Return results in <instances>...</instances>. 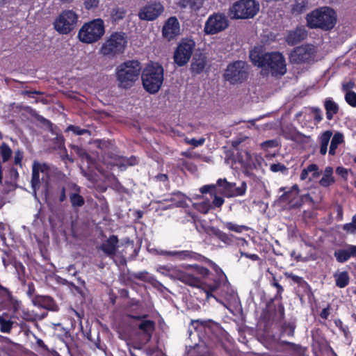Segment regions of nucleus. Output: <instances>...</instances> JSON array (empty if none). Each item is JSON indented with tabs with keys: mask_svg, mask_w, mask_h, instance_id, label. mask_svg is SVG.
<instances>
[{
	"mask_svg": "<svg viewBox=\"0 0 356 356\" xmlns=\"http://www.w3.org/2000/svg\"><path fill=\"white\" fill-rule=\"evenodd\" d=\"M201 262L207 264L215 273V275L211 277L210 283L204 282L194 274L180 270H175L172 276L190 286L202 289L206 293L207 298H216L212 293L219 289L222 283L228 282L227 277L221 268L209 258L204 256Z\"/></svg>",
	"mask_w": 356,
	"mask_h": 356,
	"instance_id": "1",
	"label": "nucleus"
},
{
	"mask_svg": "<svg viewBox=\"0 0 356 356\" xmlns=\"http://www.w3.org/2000/svg\"><path fill=\"white\" fill-rule=\"evenodd\" d=\"M250 58L254 65L269 70L273 76H282L286 72L285 58L280 52L263 53L255 47L250 51Z\"/></svg>",
	"mask_w": 356,
	"mask_h": 356,
	"instance_id": "2",
	"label": "nucleus"
},
{
	"mask_svg": "<svg viewBox=\"0 0 356 356\" xmlns=\"http://www.w3.org/2000/svg\"><path fill=\"white\" fill-rule=\"evenodd\" d=\"M141 64L137 60H128L118 65L115 75L120 88L127 90L132 88L141 73Z\"/></svg>",
	"mask_w": 356,
	"mask_h": 356,
	"instance_id": "3",
	"label": "nucleus"
},
{
	"mask_svg": "<svg viewBox=\"0 0 356 356\" xmlns=\"http://www.w3.org/2000/svg\"><path fill=\"white\" fill-rule=\"evenodd\" d=\"M191 325L197 332L200 341L207 346L211 347L218 341V334L221 332L220 325L211 319L191 320Z\"/></svg>",
	"mask_w": 356,
	"mask_h": 356,
	"instance_id": "4",
	"label": "nucleus"
},
{
	"mask_svg": "<svg viewBox=\"0 0 356 356\" xmlns=\"http://www.w3.org/2000/svg\"><path fill=\"white\" fill-rule=\"evenodd\" d=\"M144 89L150 94H155L161 89L164 81V69L159 63L147 64L141 73Z\"/></svg>",
	"mask_w": 356,
	"mask_h": 356,
	"instance_id": "5",
	"label": "nucleus"
},
{
	"mask_svg": "<svg viewBox=\"0 0 356 356\" xmlns=\"http://www.w3.org/2000/svg\"><path fill=\"white\" fill-rule=\"evenodd\" d=\"M309 29L330 30L334 27V9L329 7L316 8L306 16Z\"/></svg>",
	"mask_w": 356,
	"mask_h": 356,
	"instance_id": "6",
	"label": "nucleus"
},
{
	"mask_svg": "<svg viewBox=\"0 0 356 356\" xmlns=\"http://www.w3.org/2000/svg\"><path fill=\"white\" fill-rule=\"evenodd\" d=\"M127 45V35L122 31L113 32L102 44L100 53L109 58H113L124 52Z\"/></svg>",
	"mask_w": 356,
	"mask_h": 356,
	"instance_id": "7",
	"label": "nucleus"
},
{
	"mask_svg": "<svg viewBox=\"0 0 356 356\" xmlns=\"http://www.w3.org/2000/svg\"><path fill=\"white\" fill-rule=\"evenodd\" d=\"M104 33V22L101 18H97L84 23L79 29L77 37L83 43L92 44L102 39Z\"/></svg>",
	"mask_w": 356,
	"mask_h": 356,
	"instance_id": "8",
	"label": "nucleus"
},
{
	"mask_svg": "<svg viewBox=\"0 0 356 356\" xmlns=\"http://www.w3.org/2000/svg\"><path fill=\"white\" fill-rule=\"evenodd\" d=\"M259 10V4L255 0H239L229 9L228 14L233 19L253 18Z\"/></svg>",
	"mask_w": 356,
	"mask_h": 356,
	"instance_id": "9",
	"label": "nucleus"
},
{
	"mask_svg": "<svg viewBox=\"0 0 356 356\" xmlns=\"http://www.w3.org/2000/svg\"><path fill=\"white\" fill-rule=\"evenodd\" d=\"M249 76V66L245 61L241 60L230 63L225 70L223 77L230 84L242 83Z\"/></svg>",
	"mask_w": 356,
	"mask_h": 356,
	"instance_id": "10",
	"label": "nucleus"
},
{
	"mask_svg": "<svg viewBox=\"0 0 356 356\" xmlns=\"http://www.w3.org/2000/svg\"><path fill=\"white\" fill-rule=\"evenodd\" d=\"M285 318L284 306L279 299L271 298L262 310L261 318L266 326L271 325L274 322H282Z\"/></svg>",
	"mask_w": 356,
	"mask_h": 356,
	"instance_id": "11",
	"label": "nucleus"
},
{
	"mask_svg": "<svg viewBox=\"0 0 356 356\" xmlns=\"http://www.w3.org/2000/svg\"><path fill=\"white\" fill-rule=\"evenodd\" d=\"M195 45V42L193 38H181L174 51V63L178 67L186 65L191 58Z\"/></svg>",
	"mask_w": 356,
	"mask_h": 356,
	"instance_id": "12",
	"label": "nucleus"
},
{
	"mask_svg": "<svg viewBox=\"0 0 356 356\" xmlns=\"http://www.w3.org/2000/svg\"><path fill=\"white\" fill-rule=\"evenodd\" d=\"M248 139L245 136H241L231 141V147L233 149L238 151L237 159L243 168L246 170H252L257 168L255 163L256 156L252 154L249 151L243 149V143Z\"/></svg>",
	"mask_w": 356,
	"mask_h": 356,
	"instance_id": "13",
	"label": "nucleus"
},
{
	"mask_svg": "<svg viewBox=\"0 0 356 356\" xmlns=\"http://www.w3.org/2000/svg\"><path fill=\"white\" fill-rule=\"evenodd\" d=\"M316 50L312 44H302L295 47L289 55L291 64H310L314 61Z\"/></svg>",
	"mask_w": 356,
	"mask_h": 356,
	"instance_id": "14",
	"label": "nucleus"
},
{
	"mask_svg": "<svg viewBox=\"0 0 356 356\" xmlns=\"http://www.w3.org/2000/svg\"><path fill=\"white\" fill-rule=\"evenodd\" d=\"M79 16L72 10H65L56 17L54 26L60 34H68L72 31L77 24Z\"/></svg>",
	"mask_w": 356,
	"mask_h": 356,
	"instance_id": "15",
	"label": "nucleus"
},
{
	"mask_svg": "<svg viewBox=\"0 0 356 356\" xmlns=\"http://www.w3.org/2000/svg\"><path fill=\"white\" fill-rule=\"evenodd\" d=\"M228 26L229 21L224 13H213L206 21L204 32L206 35H214L223 31Z\"/></svg>",
	"mask_w": 356,
	"mask_h": 356,
	"instance_id": "16",
	"label": "nucleus"
},
{
	"mask_svg": "<svg viewBox=\"0 0 356 356\" xmlns=\"http://www.w3.org/2000/svg\"><path fill=\"white\" fill-rule=\"evenodd\" d=\"M163 5L159 1H151L140 8L138 16L140 20L154 21L164 12Z\"/></svg>",
	"mask_w": 356,
	"mask_h": 356,
	"instance_id": "17",
	"label": "nucleus"
},
{
	"mask_svg": "<svg viewBox=\"0 0 356 356\" xmlns=\"http://www.w3.org/2000/svg\"><path fill=\"white\" fill-rule=\"evenodd\" d=\"M22 303L13 295L9 289L0 284V310L6 309L17 313Z\"/></svg>",
	"mask_w": 356,
	"mask_h": 356,
	"instance_id": "18",
	"label": "nucleus"
},
{
	"mask_svg": "<svg viewBox=\"0 0 356 356\" xmlns=\"http://www.w3.org/2000/svg\"><path fill=\"white\" fill-rule=\"evenodd\" d=\"M180 33V24L177 18L175 16L169 17L164 23L162 28V36L168 41H171Z\"/></svg>",
	"mask_w": 356,
	"mask_h": 356,
	"instance_id": "19",
	"label": "nucleus"
},
{
	"mask_svg": "<svg viewBox=\"0 0 356 356\" xmlns=\"http://www.w3.org/2000/svg\"><path fill=\"white\" fill-rule=\"evenodd\" d=\"M67 189L69 190V198L71 205L73 208H80L85 204V200L82 195H80L81 187L74 183H69L67 184Z\"/></svg>",
	"mask_w": 356,
	"mask_h": 356,
	"instance_id": "20",
	"label": "nucleus"
},
{
	"mask_svg": "<svg viewBox=\"0 0 356 356\" xmlns=\"http://www.w3.org/2000/svg\"><path fill=\"white\" fill-rule=\"evenodd\" d=\"M35 307L43 308L51 312H58L59 307L53 298L49 296H37L34 297L32 302Z\"/></svg>",
	"mask_w": 356,
	"mask_h": 356,
	"instance_id": "21",
	"label": "nucleus"
},
{
	"mask_svg": "<svg viewBox=\"0 0 356 356\" xmlns=\"http://www.w3.org/2000/svg\"><path fill=\"white\" fill-rule=\"evenodd\" d=\"M163 255L175 257L179 260H195L201 261L204 256L191 250L163 251Z\"/></svg>",
	"mask_w": 356,
	"mask_h": 356,
	"instance_id": "22",
	"label": "nucleus"
},
{
	"mask_svg": "<svg viewBox=\"0 0 356 356\" xmlns=\"http://www.w3.org/2000/svg\"><path fill=\"white\" fill-rule=\"evenodd\" d=\"M22 109L34 118L38 126L46 131L53 132V124L50 120L40 115L35 109L29 106H25Z\"/></svg>",
	"mask_w": 356,
	"mask_h": 356,
	"instance_id": "23",
	"label": "nucleus"
},
{
	"mask_svg": "<svg viewBox=\"0 0 356 356\" xmlns=\"http://www.w3.org/2000/svg\"><path fill=\"white\" fill-rule=\"evenodd\" d=\"M119 240L116 235H111L107 240L104 242L101 246L100 250L109 257H113L118 248Z\"/></svg>",
	"mask_w": 356,
	"mask_h": 356,
	"instance_id": "24",
	"label": "nucleus"
},
{
	"mask_svg": "<svg viewBox=\"0 0 356 356\" xmlns=\"http://www.w3.org/2000/svg\"><path fill=\"white\" fill-rule=\"evenodd\" d=\"M335 257L337 261L344 263L350 257L356 258V245H346L344 248L335 251Z\"/></svg>",
	"mask_w": 356,
	"mask_h": 356,
	"instance_id": "25",
	"label": "nucleus"
},
{
	"mask_svg": "<svg viewBox=\"0 0 356 356\" xmlns=\"http://www.w3.org/2000/svg\"><path fill=\"white\" fill-rule=\"evenodd\" d=\"M307 35L306 30L300 26H298L295 30L289 32L286 41L289 45H295L303 40Z\"/></svg>",
	"mask_w": 356,
	"mask_h": 356,
	"instance_id": "26",
	"label": "nucleus"
},
{
	"mask_svg": "<svg viewBox=\"0 0 356 356\" xmlns=\"http://www.w3.org/2000/svg\"><path fill=\"white\" fill-rule=\"evenodd\" d=\"M12 316L7 312H3L0 314V332L2 333L10 334L15 323L11 320Z\"/></svg>",
	"mask_w": 356,
	"mask_h": 356,
	"instance_id": "27",
	"label": "nucleus"
},
{
	"mask_svg": "<svg viewBox=\"0 0 356 356\" xmlns=\"http://www.w3.org/2000/svg\"><path fill=\"white\" fill-rule=\"evenodd\" d=\"M204 3V0H179L177 5L181 8H189L191 12L197 13Z\"/></svg>",
	"mask_w": 356,
	"mask_h": 356,
	"instance_id": "28",
	"label": "nucleus"
},
{
	"mask_svg": "<svg viewBox=\"0 0 356 356\" xmlns=\"http://www.w3.org/2000/svg\"><path fill=\"white\" fill-rule=\"evenodd\" d=\"M188 267L192 268L195 270V273L198 275L197 276L198 278L207 283L211 282V277L213 276V274L208 268L197 264L189 265Z\"/></svg>",
	"mask_w": 356,
	"mask_h": 356,
	"instance_id": "29",
	"label": "nucleus"
},
{
	"mask_svg": "<svg viewBox=\"0 0 356 356\" xmlns=\"http://www.w3.org/2000/svg\"><path fill=\"white\" fill-rule=\"evenodd\" d=\"M156 323L152 320L142 321L138 325V329L147 337L149 341L155 330Z\"/></svg>",
	"mask_w": 356,
	"mask_h": 356,
	"instance_id": "30",
	"label": "nucleus"
},
{
	"mask_svg": "<svg viewBox=\"0 0 356 356\" xmlns=\"http://www.w3.org/2000/svg\"><path fill=\"white\" fill-rule=\"evenodd\" d=\"M207 65V58L205 56L200 54L197 58H194L191 65V70L192 73L199 74L202 73Z\"/></svg>",
	"mask_w": 356,
	"mask_h": 356,
	"instance_id": "31",
	"label": "nucleus"
},
{
	"mask_svg": "<svg viewBox=\"0 0 356 356\" xmlns=\"http://www.w3.org/2000/svg\"><path fill=\"white\" fill-rule=\"evenodd\" d=\"M165 202H173L177 207H185L187 205L186 196L180 191H176L172 193L170 198L165 199Z\"/></svg>",
	"mask_w": 356,
	"mask_h": 356,
	"instance_id": "32",
	"label": "nucleus"
},
{
	"mask_svg": "<svg viewBox=\"0 0 356 356\" xmlns=\"http://www.w3.org/2000/svg\"><path fill=\"white\" fill-rule=\"evenodd\" d=\"M94 144L100 149H102L105 154H107L111 157L113 156L111 151L115 149V145L113 141L109 140H96L94 141Z\"/></svg>",
	"mask_w": 356,
	"mask_h": 356,
	"instance_id": "33",
	"label": "nucleus"
},
{
	"mask_svg": "<svg viewBox=\"0 0 356 356\" xmlns=\"http://www.w3.org/2000/svg\"><path fill=\"white\" fill-rule=\"evenodd\" d=\"M216 185L221 188V193L225 197H231L233 187H234V182H229L226 179H219L217 181Z\"/></svg>",
	"mask_w": 356,
	"mask_h": 356,
	"instance_id": "34",
	"label": "nucleus"
},
{
	"mask_svg": "<svg viewBox=\"0 0 356 356\" xmlns=\"http://www.w3.org/2000/svg\"><path fill=\"white\" fill-rule=\"evenodd\" d=\"M296 327L295 322L284 321L280 328V336L293 337Z\"/></svg>",
	"mask_w": 356,
	"mask_h": 356,
	"instance_id": "35",
	"label": "nucleus"
},
{
	"mask_svg": "<svg viewBox=\"0 0 356 356\" xmlns=\"http://www.w3.org/2000/svg\"><path fill=\"white\" fill-rule=\"evenodd\" d=\"M13 314V316L19 315L20 318L28 322H34L38 318V315L35 314L33 311H30L29 309L25 308L22 309V306L20 307V309L17 313Z\"/></svg>",
	"mask_w": 356,
	"mask_h": 356,
	"instance_id": "36",
	"label": "nucleus"
},
{
	"mask_svg": "<svg viewBox=\"0 0 356 356\" xmlns=\"http://www.w3.org/2000/svg\"><path fill=\"white\" fill-rule=\"evenodd\" d=\"M350 276L347 271L335 274V285L339 288H344L349 284Z\"/></svg>",
	"mask_w": 356,
	"mask_h": 356,
	"instance_id": "37",
	"label": "nucleus"
},
{
	"mask_svg": "<svg viewBox=\"0 0 356 356\" xmlns=\"http://www.w3.org/2000/svg\"><path fill=\"white\" fill-rule=\"evenodd\" d=\"M127 14V11L124 8L115 7L111 10V19L113 23H118L122 20Z\"/></svg>",
	"mask_w": 356,
	"mask_h": 356,
	"instance_id": "38",
	"label": "nucleus"
},
{
	"mask_svg": "<svg viewBox=\"0 0 356 356\" xmlns=\"http://www.w3.org/2000/svg\"><path fill=\"white\" fill-rule=\"evenodd\" d=\"M211 232L212 234L218 238L220 241L223 242L224 243L227 245H230L232 243V239L231 238V236L228 235L225 232L221 231L218 228H216L212 227L211 228Z\"/></svg>",
	"mask_w": 356,
	"mask_h": 356,
	"instance_id": "39",
	"label": "nucleus"
},
{
	"mask_svg": "<svg viewBox=\"0 0 356 356\" xmlns=\"http://www.w3.org/2000/svg\"><path fill=\"white\" fill-rule=\"evenodd\" d=\"M223 227L227 229L229 231L234 232L236 233H242L243 232H247L249 230V227L243 225H237L233 222H223Z\"/></svg>",
	"mask_w": 356,
	"mask_h": 356,
	"instance_id": "40",
	"label": "nucleus"
},
{
	"mask_svg": "<svg viewBox=\"0 0 356 356\" xmlns=\"http://www.w3.org/2000/svg\"><path fill=\"white\" fill-rule=\"evenodd\" d=\"M308 1L307 0H296L291 6V13L295 15H299L304 13L307 7Z\"/></svg>",
	"mask_w": 356,
	"mask_h": 356,
	"instance_id": "41",
	"label": "nucleus"
},
{
	"mask_svg": "<svg viewBox=\"0 0 356 356\" xmlns=\"http://www.w3.org/2000/svg\"><path fill=\"white\" fill-rule=\"evenodd\" d=\"M13 266L16 270V272L18 275V279L21 282L22 284L25 285V275H26V268L23 264L19 261H15Z\"/></svg>",
	"mask_w": 356,
	"mask_h": 356,
	"instance_id": "42",
	"label": "nucleus"
},
{
	"mask_svg": "<svg viewBox=\"0 0 356 356\" xmlns=\"http://www.w3.org/2000/svg\"><path fill=\"white\" fill-rule=\"evenodd\" d=\"M31 187L34 191L40 187V172L37 169V167L32 168V176H31Z\"/></svg>",
	"mask_w": 356,
	"mask_h": 356,
	"instance_id": "43",
	"label": "nucleus"
},
{
	"mask_svg": "<svg viewBox=\"0 0 356 356\" xmlns=\"http://www.w3.org/2000/svg\"><path fill=\"white\" fill-rule=\"evenodd\" d=\"M247 191V184L245 181H242L240 186H236L234 183V187H233L231 197H237L244 195Z\"/></svg>",
	"mask_w": 356,
	"mask_h": 356,
	"instance_id": "44",
	"label": "nucleus"
},
{
	"mask_svg": "<svg viewBox=\"0 0 356 356\" xmlns=\"http://www.w3.org/2000/svg\"><path fill=\"white\" fill-rule=\"evenodd\" d=\"M327 175H325L320 180L319 183L322 186H328L334 181V179L330 176L332 172V167H327L325 169Z\"/></svg>",
	"mask_w": 356,
	"mask_h": 356,
	"instance_id": "45",
	"label": "nucleus"
},
{
	"mask_svg": "<svg viewBox=\"0 0 356 356\" xmlns=\"http://www.w3.org/2000/svg\"><path fill=\"white\" fill-rule=\"evenodd\" d=\"M1 156L3 162L8 161L12 155L10 147L5 143H3L0 147Z\"/></svg>",
	"mask_w": 356,
	"mask_h": 356,
	"instance_id": "46",
	"label": "nucleus"
},
{
	"mask_svg": "<svg viewBox=\"0 0 356 356\" xmlns=\"http://www.w3.org/2000/svg\"><path fill=\"white\" fill-rule=\"evenodd\" d=\"M280 145V142L278 139H273L266 140L260 144L261 148L264 151H268L269 149L275 147H277Z\"/></svg>",
	"mask_w": 356,
	"mask_h": 356,
	"instance_id": "47",
	"label": "nucleus"
},
{
	"mask_svg": "<svg viewBox=\"0 0 356 356\" xmlns=\"http://www.w3.org/2000/svg\"><path fill=\"white\" fill-rule=\"evenodd\" d=\"M111 158L113 159L115 161V165H118L121 170H125L129 167L128 162L126 159L127 157L118 155L111 156Z\"/></svg>",
	"mask_w": 356,
	"mask_h": 356,
	"instance_id": "48",
	"label": "nucleus"
},
{
	"mask_svg": "<svg viewBox=\"0 0 356 356\" xmlns=\"http://www.w3.org/2000/svg\"><path fill=\"white\" fill-rule=\"evenodd\" d=\"M293 191H296V194L298 195L299 193V188L298 185L295 184L293 185L291 188L288 191H285L280 197V200L283 202L290 201L293 197H292V193Z\"/></svg>",
	"mask_w": 356,
	"mask_h": 356,
	"instance_id": "49",
	"label": "nucleus"
},
{
	"mask_svg": "<svg viewBox=\"0 0 356 356\" xmlns=\"http://www.w3.org/2000/svg\"><path fill=\"white\" fill-rule=\"evenodd\" d=\"M332 135H321L320 143V153L323 155L325 154L327 150V145Z\"/></svg>",
	"mask_w": 356,
	"mask_h": 356,
	"instance_id": "50",
	"label": "nucleus"
},
{
	"mask_svg": "<svg viewBox=\"0 0 356 356\" xmlns=\"http://www.w3.org/2000/svg\"><path fill=\"white\" fill-rule=\"evenodd\" d=\"M325 108L326 110V117L331 120L334 115V101L332 98H328L325 102Z\"/></svg>",
	"mask_w": 356,
	"mask_h": 356,
	"instance_id": "51",
	"label": "nucleus"
},
{
	"mask_svg": "<svg viewBox=\"0 0 356 356\" xmlns=\"http://www.w3.org/2000/svg\"><path fill=\"white\" fill-rule=\"evenodd\" d=\"M271 285L277 289V293L273 298L279 299V301H282V293L284 292L283 286L277 282L275 277H273Z\"/></svg>",
	"mask_w": 356,
	"mask_h": 356,
	"instance_id": "52",
	"label": "nucleus"
},
{
	"mask_svg": "<svg viewBox=\"0 0 356 356\" xmlns=\"http://www.w3.org/2000/svg\"><path fill=\"white\" fill-rule=\"evenodd\" d=\"M305 169L309 173H312V177L309 178V180L317 178L321 175V172H319L318 167L316 164H309Z\"/></svg>",
	"mask_w": 356,
	"mask_h": 356,
	"instance_id": "53",
	"label": "nucleus"
},
{
	"mask_svg": "<svg viewBox=\"0 0 356 356\" xmlns=\"http://www.w3.org/2000/svg\"><path fill=\"white\" fill-rule=\"evenodd\" d=\"M79 154L81 157V159L83 161H86L90 167V165H94L96 163V159L93 157H92L88 153H87L86 151L81 150L79 152Z\"/></svg>",
	"mask_w": 356,
	"mask_h": 356,
	"instance_id": "54",
	"label": "nucleus"
},
{
	"mask_svg": "<svg viewBox=\"0 0 356 356\" xmlns=\"http://www.w3.org/2000/svg\"><path fill=\"white\" fill-rule=\"evenodd\" d=\"M35 287L33 282H30L26 284V293L27 296L31 299V302H33V299L34 297H36L38 295L35 294Z\"/></svg>",
	"mask_w": 356,
	"mask_h": 356,
	"instance_id": "55",
	"label": "nucleus"
},
{
	"mask_svg": "<svg viewBox=\"0 0 356 356\" xmlns=\"http://www.w3.org/2000/svg\"><path fill=\"white\" fill-rule=\"evenodd\" d=\"M346 102L352 107H356V93L355 92H348L345 93Z\"/></svg>",
	"mask_w": 356,
	"mask_h": 356,
	"instance_id": "56",
	"label": "nucleus"
},
{
	"mask_svg": "<svg viewBox=\"0 0 356 356\" xmlns=\"http://www.w3.org/2000/svg\"><path fill=\"white\" fill-rule=\"evenodd\" d=\"M216 186L214 184L211 185H204L200 188V191L202 194L209 193L211 195H213L216 193Z\"/></svg>",
	"mask_w": 356,
	"mask_h": 356,
	"instance_id": "57",
	"label": "nucleus"
},
{
	"mask_svg": "<svg viewBox=\"0 0 356 356\" xmlns=\"http://www.w3.org/2000/svg\"><path fill=\"white\" fill-rule=\"evenodd\" d=\"M270 170L273 172H285L287 171V168L282 163H277L270 165Z\"/></svg>",
	"mask_w": 356,
	"mask_h": 356,
	"instance_id": "58",
	"label": "nucleus"
},
{
	"mask_svg": "<svg viewBox=\"0 0 356 356\" xmlns=\"http://www.w3.org/2000/svg\"><path fill=\"white\" fill-rule=\"evenodd\" d=\"M99 0H84L83 5L86 10H91L98 7Z\"/></svg>",
	"mask_w": 356,
	"mask_h": 356,
	"instance_id": "59",
	"label": "nucleus"
},
{
	"mask_svg": "<svg viewBox=\"0 0 356 356\" xmlns=\"http://www.w3.org/2000/svg\"><path fill=\"white\" fill-rule=\"evenodd\" d=\"M311 110L315 122H320L323 119L321 111L317 107H312Z\"/></svg>",
	"mask_w": 356,
	"mask_h": 356,
	"instance_id": "60",
	"label": "nucleus"
},
{
	"mask_svg": "<svg viewBox=\"0 0 356 356\" xmlns=\"http://www.w3.org/2000/svg\"><path fill=\"white\" fill-rule=\"evenodd\" d=\"M33 167H37V169L39 172H41L42 173H48L49 171V167L46 163H40L37 161H34L33 163Z\"/></svg>",
	"mask_w": 356,
	"mask_h": 356,
	"instance_id": "61",
	"label": "nucleus"
},
{
	"mask_svg": "<svg viewBox=\"0 0 356 356\" xmlns=\"http://www.w3.org/2000/svg\"><path fill=\"white\" fill-rule=\"evenodd\" d=\"M288 277H289L294 283H296L299 285L307 284V282L304 280L303 277L293 273L289 274Z\"/></svg>",
	"mask_w": 356,
	"mask_h": 356,
	"instance_id": "62",
	"label": "nucleus"
},
{
	"mask_svg": "<svg viewBox=\"0 0 356 356\" xmlns=\"http://www.w3.org/2000/svg\"><path fill=\"white\" fill-rule=\"evenodd\" d=\"M355 86V83L353 81H348L343 82L342 83V90L343 92L346 93L348 92H353L352 89Z\"/></svg>",
	"mask_w": 356,
	"mask_h": 356,
	"instance_id": "63",
	"label": "nucleus"
},
{
	"mask_svg": "<svg viewBox=\"0 0 356 356\" xmlns=\"http://www.w3.org/2000/svg\"><path fill=\"white\" fill-rule=\"evenodd\" d=\"M342 229L347 233L355 234L356 233V225L353 222L346 223L341 226Z\"/></svg>",
	"mask_w": 356,
	"mask_h": 356,
	"instance_id": "64",
	"label": "nucleus"
}]
</instances>
